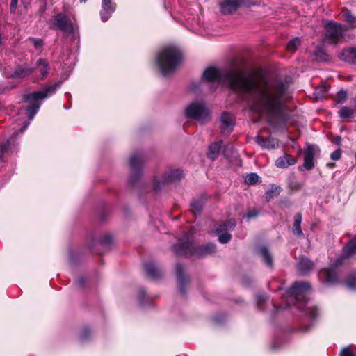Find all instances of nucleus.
<instances>
[{"label": "nucleus", "instance_id": "f257e3e1", "mask_svg": "<svg viewBox=\"0 0 356 356\" xmlns=\"http://www.w3.org/2000/svg\"><path fill=\"white\" fill-rule=\"evenodd\" d=\"M203 79L216 86L227 87L246 96L252 102V110L266 114L269 124L275 128L284 127L290 120L284 110L289 90L286 82L277 81L269 83L266 79L246 76L233 67H208L202 74V81Z\"/></svg>", "mask_w": 356, "mask_h": 356}, {"label": "nucleus", "instance_id": "f03ea898", "mask_svg": "<svg viewBox=\"0 0 356 356\" xmlns=\"http://www.w3.org/2000/svg\"><path fill=\"white\" fill-rule=\"evenodd\" d=\"M311 292V285L307 282H296L291 288L286 291L285 299L286 304L280 305L277 307L270 298L264 295L260 294L256 296L257 305L259 309L265 311L266 305H270L275 309H285L291 306L297 308L302 316L307 318L309 323L307 324L302 323L300 330L303 332H307L314 326V320L318 316V309L313 305L309 301L308 296Z\"/></svg>", "mask_w": 356, "mask_h": 356}, {"label": "nucleus", "instance_id": "7ed1b4c3", "mask_svg": "<svg viewBox=\"0 0 356 356\" xmlns=\"http://www.w3.org/2000/svg\"><path fill=\"white\" fill-rule=\"evenodd\" d=\"M183 54L176 46L169 45L161 49L156 54L155 62L161 75L172 76L181 64Z\"/></svg>", "mask_w": 356, "mask_h": 356}, {"label": "nucleus", "instance_id": "20e7f679", "mask_svg": "<svg viewBox=\"0 0 356 356\" xmlns=\"http://www.w3.org/2000/svg\"><path fill=\"white\" fill-rule=\"evenodd\" d=\"M356 254V235L343 247L341 254L328 268L318 273L321 281L326 284L332 285L339 283V266L350 257Z\"/></svg>", "mask_w": 356, "mask_h": 356}, {"label": "nucleus", "instance_id": "39448f33", "mask_svg": "<svg viewBox=\"0 0 356 356\" xmlns=\"http://www.w3.org/2000/svg\"><path fill=\"white\" fill-rule=\"evenodd\" d=\"M62 81L46 86L43 90L34 91L23 95V101L26 104V114L29 120H32L38 112L42 102L56 93L61 86Z\"/></svg>", "mask_w": 356, "mask_h": 356}, {"label": "nucleus", "instance_id": "423d86ee", "mask_svg": "<svg viewBox=\"0 0 356 356\" xmlns=\"http://www.w3.org/2000/svg\"><path fill=\"white\" fill-rule=\"evenodd\" d=\"M184 177V171L179 168H168L162 172H155L152 179V190L159 193L168 184L179 181Z\"/></svg>", "mask_w": 356, "mask_h": 356}, {"label": "nucleus", "instance_id": "0eeeda50", "mask_svg": "<svg viewBox=\"0 0 356 356\" xmlns=\"http://www.w3.org/2000/svg\"><path fill=\"white\" fill-rule=\"evenodd\" d=\"M174 252L180 255H195L198 254L199 246L195 240V229L191 227L188 232L180 238L173 246Z\"/></svg>", "mask_w": 356, "mask_h": 356}, {"label": "nucleus", "instance_id": "6e6552de", "mask_svg": "<svg viewBox=\"0 0 356 356\" xmlns=\"http://www.w3.org/2000/svg\"><path fill=\"white\" fill-rule=\"evenodd\" d=\"M147 161V156L143 152H137L131 154L129 159L131 175L127 184L131 187H138L142 177V168Z\"/></svg>", "mask_w": 356, "mask_h": 356}, {"label": "nucleus", "instance_id": "1a4fd4ad", "mask_svg": "<svg viewBox=\"0 0 356 356\" xmlns=\"http://www.w3.org/2000/svg\"><path fill=\"white\" fill-rule=\"evenodd\" d=\"M345 29L338 23L330 21L325 25V40L330 44H337L343 38Z\"/></svg>", "mask_w": 356, "mask_h": 356}, {"label": "nucleus", "instance_id": "9d476101", "mask_svg": "<svg viewBox=\"0 0 356 356\" xmlns=\"http://www.w3.org/2000/svg\"><path fill=\"white\" fill-rule=\"evenodd\" d=\"M49 26L51 29H58L66 34L74 33V28L71 20L62 13L53 16Z\"/></svg>", "mask_w": 356, "mask_h": 356}, {"label": "nucleus", "instance_id": "9b49d317", "mask_svg": "<svg viewBox=\"0 0 356 356\" xmlns=\"http://www.w3.org/2000/svg\"><path fill=\"white\" fill-rule=\"evenodd\" d=\"M235 227L236 222L234 220H227L219 223L216 229L218 241L222 244L229 242L232 239V235L229 232L232 231Z\"/></svg>", "mask_w": 356, "mask_h": 356}, {"label": "nucleus", "instance_id": "f8f14e48", "mask_svg": "<svg viewBox=\"0 0 356 356\" xmlns=\"http://www.w3.org/2000/svg\"><path fill=\"white\" fill-rule=\"evenodd\" d=\"M33 68V74L40 79H44L50 70V65L48 61L44 58L37 60Z\"/></svg>", "mask_w": 356, "mask_h": 356}, {"label": "nucleus", "instance_id": "ddd939ff", "mask_svg": "<svg viewBox=\"0 0 356 356\" xmlns=\"http://www.w3.org/2000/svg\"><path fill=\"white\" fill-rule=\"evenodd\" d=\"M176 279L179 285V290L182 295L186 293V284L188 282V277L185 275L184 268L181 264H177L175 266Z\"/></svg>", "mask_w": 356, "mask_h": 356}, {"label": "nucleus", "instance_id": "4468645a", "mask_svg": "<svg viewBox=\"0 0 356 356\" xmlns=\"http://www.w3.org/2000/svg\"><path fill=\"white\" fill-rule=\"evenodd\" d=\"M113 0H102V10L100 11L101 20L106 22L115 11L116 5Z\"/></svg>", "mask_w": 356, "mask_h": 356}, {"label": "nucleus", "instance_id": "2eb2a0df", "mask_svg": "<svg viewBox=\"0 0 356 356\" xmlns=\"http://www.w3.org/2000/svg\"><path fill=\"white\" fill-rule=\"evenodd\" d=\"M220 122L222 123V132L225 134H229L234 129V118L233 115L229 112H223L220 117Z\"/></svg>", "mask_w": 356, "mask_h": 356}, {"label": "nucleus", "instance_id": "dca6fc26", "mask_svg": "<svg viewBox=\"0 0 356 356\" xmlns=\"http://www.w3.org/2000/svg\"><path fill=\"white\" fill-rule=\"evenodd\" d=\"M185 117L188 119L200 120V102H191L185 108Z\"/></svg>", "mask_w": 356, "mask_h": 356}, {"label": "nucleus", "instance_id": "f3484780", "mask_svg": "<svg viewBox=\"0 0 356 356\" xmlns=\"http://www.w3.org/2000/svg\"><path fill=\"white\" fill-rule=\"evenodd\" d=\"M244 3V0H225L220 3V11L225 15L235 12Z\"/></svg>", "mask_w": 356, "mask_h": 356}, {"label": "nucleus", "instance_id": "a211bd4d", "mask_svg": "<svg viewBox=\"0 0 356 356\" xmlns=\"http://www.w3.org/2000/svg\"><path fill=\"white\" fill-rule=\"evenodd\" d=\"M314 266V262L305 257H301L298 263V270L301 275H307Z\"/></svg>", "mask_w": 356, "mask_h": 356}, {"label": "nucleus", "instance_id": "6ab92c4d", "mask_svg": "<svg viewBox=\"0 0 356 356\" xmlns=\"http://www.w3.org/2000/svg\"><path fill=\"white\" fill-rule=\"evenodd\" d=\"M256 143L264 149H274L279 145L278 140L273 138H264L261 136L256 137Z\"/></svg>", "mask_w": 356, "mask_h": 356}, {"label": "nucleus", "instance_id": "aec40b11", "mask_svg": "<svg viewBox=\"0 0 356 356\" xmlns=\"http://www.w3.org/2000/svg\"><path fill=\"white\" fill-rule=\"evenodd\" d=\"M315 154V148L312 145H309L304 152V168L310 170L314 167V156Z\"/></svg>", "mask_w": 356, "mask_h": 356}, {"label": "nucleus", "instance_id": "412c9836", "mask_svg": "<svg viewBox=\"0 0 356 356\" xmlns=\"http://www.w3.org/2000/svg\"><path fill=\"white\" fill-rule=\"evenodd\" d=\"M145 270L148 277L153 280H157L163 275L160 267L154 263H147L145 264Z\"/></svg>", "mask_w": 356, "mask_h": 356}, {"label": "nucleus", "instance_id": "4be33fe9", "mask_svg": "<svg viewBox=\"0 0 356 356\" xmlns=\"http://www.w3.org/2000/svg\"><path fill=\"white\" fill-rule=\"evenodd\" d=\"M29 122H24V125L19 131H15L13 134V136L10 139L8 140L7 142L4 143L0 146V158L10 149L11 145H14L13 138H15L19 132H24V130L29 127Z\"/></svg>", "mask_w": 356, "mask_h": 356}, {"label": "nucleus", "instance_id": "5701e85b", "mask_svg": "<svg viewBox=\"0 0 356 356\" xmlns=\"http://www.w3.org/2000/svg\"><path fill=\"white\" fill-rule=\"evenodd\" d=\"M295 163L296 159L292 156L287 154L277 158L275 161V165L280 168H286Z\"/></svg>", "mask_w": 356, "mask_h": 356}, {"label": "nucleus", "instance_id": "b1692460", "mask_svg": "<svg viewBox=\"0 0 356 356\" xmlns=\"http://www.w3.org/2000/svg\"><path fill=\"white\" fill-rule=\"evenodd\" d=\"M33 71V68L32 67H29V65L18 66L10 74V76L15 79L24 78L30 74H32Z\"/></svg>", "mask_w": 356, "mask_h": 356}, {"label": "nucleus", "instance_id": "393cba45", "mask_svg": "<svg viewBox=\"0 0 356 356\" xmlns=\"http://www.w3.org/2000/svg\"><path fill=\"white\" fill-rule=\"evenodd\" d=\"M258 254L262 257L265 264L272 267L273 264V257L268 249L266 246H260L257 249Z\"/></svg>", "mask_w": 356, "mask_h": 356}, {"label": "nucleus", "instance_id": "a878e982", "mask_svg": "<svg viewBox=\"0 0 356 356\" xmlns=\"http://www.w3.org/2000/svg\"><path fill=\"white\" fill-rule=\"evenodd\" d=\"M294 222L292 227L293 233L300 238H302L304 234L301 229L302 215L297 213L294 215Z\"/></svg>", "mask_w": 356, "mask_h": 356}, {"label": "nucleus", "instance_id": "bb28decb", "mask_svg": "<svg viewBox=\"0 0 356 356\" xmlns=\"http://www.w3.org/2000/svg\"><path fill=\"white\" fill-rule=\"evenodd\" d=\"M221 148L220 142H216L211 143L208 148L207 156L211 160L216 159L219 154L220 149Z\"/></svg>", "mask_w": 356, "mask_h": 356}, {"label": "nucleus", "instance_id": "cd10ccee", "mask_svg": "<svg viewBox=\"0 0 356 356\" xmlns=\"http://www.w3.org/2000/svg\"><path fill=\"white\" fill-rule=\"evenodd\" d=\"M339 115L341 118L350 120L356 115V108L342 106L339 111Z\"/></svg>", "mask_w": 356, "mask_h": 356}, {"label": "nucleus", "instance_id": "c85d7f7f", "mask_svg": "<svg viewBox=\"0 0 356 356\" xmlns=\"http://www.w3.org/2000/svg\"><path fill=\"white\" fill-rule=\"evenodd\" d=\"M281 191V188L275 184L270 186V188L265 193V198L269 202L275 195H278Z\"/></svg>", "mask_w": 356, "mask_h": 356}, {"label": "nucleus", "instance_id": "c756f323", "mask_svg": "<svg viewBox=\"0 0 356 356\" xmlns=\"http://www.w3.org/2000/svg\"><path fill=\"white\" fill-rule=\"evenodd\" d=\"M93 335L92 330L88 327H83L79 333V340L81 342L88 341Z\"/></svg>", "mask_w": 356, "mask_h": 356}, {"label": "nucleus", "instance_id": "7c9ffc66", "mask_svg": "<svg viewBox=\"0 0 356 356\" xmlns=\"http://www.w3.org/2000/svg\"><path fill=\"white\" fill-rule=\"evenodd\" d=\"M343 55L346 57V61L356 63V48H350L344 51Z\"/></svg>", "mask_w": 356, "mask_h": 356}, {"label": "nucleus", "instance_id": "2f4dec72", "mask_svg": "<svg viewBox=\"0 0 356 356\" xmlns=\"http://www.w3.org/2000/svg\"><path fill=\"white\" fill-rule=\"evenodd\" d=\"M216 252V245L214 243H209L202 245V257L206 254H211Z\"/></svg>", "mask_w": 356, "mask_h": 356}, {"label": "nucleus", "instance_id": "473e14b6", "mask_svg": "<svg viewBox=\"0 0 356 356\" xmlns=\"http://www.w3.org/2000/svg\"><path fill=\"white\" fill-rule=\"evenodd\" d=\"M347 287L350 290H356V273L350 274L346 282Z\"/></svg>", "mask_w": 356, "mask_h": 356}, {"label": "nucleus", "instance_id": "72a5a7b5", "mask_svg": "<svg viewBox=\"0 0 356 356\" xmlns=\"http://www.w3.org/2000/svg\"><path fill=\"white\" fill-rule=\"evenodd\" d=\"M300 44V39L299 38H295L291 40L287 44V50L289 51L294 52L298 47Z\"/></svg>", "mask_w": 356, "mask_h": 356}, {"label": "nucleus", "instance_id": "f704fd0d", "mask_svg": "<svg viewBox=\"0 0 356 356\" xmlns=\"http://www.w3.org/2000/svg\"><path fill=\"white\" fill-rule=\"evenodd\" d=\"M137 297H138L139 303L143 307L145 306L146 302H150V300H149V298H146V296H145V291L144 289H139V291L138 292Z\"/></svg>", "mask_w": 356, "mask_h": 356}, {"label": "nucleus", "instance_id": "c9c22d12", "mask_svg": "<svg viewBox=\"0 0 356 356\" xmlns=\"http://www.w3.org/2000/svg\"><path fill=\"white\" fill-rule=\"evenodd\" d=\"M259 175L257 173H250L245 177V182L250 185H254L259 181Z\"/></svg>", "mask_w": 356, "mask_h": 356}, {"label": "nucleus", "instance_id": "e433bc0d", "mask_svg": "<svg viewBox=\"0 0 356 356\" xmlns=\"http://www.w3.org/2000/svg\"><path fill=\"white\" fill-rule=\"evenodd\" d=\"M191 213L197 216L200 215V202L199 201H194L191 204Z\"/></svg>", "mask_w": 356, "mask_h": 356}, {"label": "nucleus", "instance_id": "4c0bfd02", "mask_svg": "<svg viewBox=\"0 0 356 356\" xmlns=\"http://www.w3.org/2000/svg\"><path fill=\"white\" fill-rule=\"evenodd\" d=\"M210 119V112L207 108L202 103V124L207 122Z\"/></svg>", "mask_w": 356, "mask_h": 356}, {"label": "nucleus", "instance_id": "58836bf2", "mask_svg": "<svg viewBox=\"0 0 356 356\" xmlns=\"http://www.w3.org/2000/svg\"><path fill=\"white\" fill-rule=\"evenodd\" d=\"M343 17L346 22L354 26V24L356 22V17L353 16L350 11H346L343 13Z\"/></svg>", "mask_w": 356, "mask_h": 356}, {"label": "nucleus", "instance_id": "ea45409f", "mask_svg": "<svg viewBox=\"0 0 356 356\" xmlns=\"http://www.w3.org/2000/svg\"><path fill=\"white\" fill-rule=\"evenodd\" d=\"M347 98V92L345 90H339L337 95V102L338 103L343 102Z\"/></svg>", "mask_w": 356, "mask_h": 356}, {"label": "nucleus", "instance_id": "a19ab883", "mask_svg": "<svg viewBox=\"0 0 356 356\" xmlns=\"http://www.w3.org/2000/svg\"><path fill=\"white\" fill-rule=\"evenodd\" d=\"M226 319V316L224 314H219L213 317V321L217 325L222 324Z\"/></svg>", "mask_w": 356, "mask_h": 356}, {"label": "nucleus", "instance_id": "79ce46f5", "mask_svg": "<svg viewBox=\"0 0 356 356\" xmlns=\"http://www.w3.org/2000/svg\"><path fill=\"white\" fill-rule=\"evenodd\" d=\"M339 355L340 356H356L349 346L343 348L340 352Z\"/></svg>", "mask_w": 356, "mask_h": 356}, {"label": "nucleus", "instance_id": "37998d69", "mask_svg": "<svg viewBox=\"0 0 356 356\" xmlns=\"http://www.w3.org/2000/svg\"><path fill=\"white\" fill-rule=\"evenodd\" d=\"M29 40L32 42V44L34 45L35 48L38 49L40 47L43 42L41 39L35 38H29Z\"/></svg>", "mask_w": 356, "mask_h": 356}, {"label": "nucleus", "instance_id": "c03bdc74", "mask_svg": "<svg viewBox=\"0 0 356 356\" xmlns=\"http://www.w3.org/2000/svg\"><path fill=\"white\" fill-rule=\"evenodd\" d=\"M86 282V278L85 277L81 276L76 279L75 284L77 287L82 288L84 286Z\"/></svg>", "mask_w": 356, "mask_h": 356}, {"label": "nucleus", "instance_id": "a18cd8bd", "mask_svg": "<svg viewBox=\"0 0 356 356\" xmlns=\"http://www.w3.org/2000/svg\"><path fill=\"white\" fill-rule=\"evenodd\" d=\"M258 216V211L255 209L250 210L248 212H247L245 215V217H246L248 219L254 218L257 217Z\"/></svg>", "mask_w": 356, "mask_h": 356}, {"label": "nucleus", "instance_id": "49530a36", "mask_svg": "<svg viewBox=\"0 0 356 356\" xmlns=\"http://www.w3.org/2000/svg\"><path fill=\"white\" fill-rule=\"evenodd\" d=\"M341 155V152L340 150L338 149V150L333 152L331 154L330 158H331V159H332L334 161H337L340 159Z\"/></svg>", "mask_w": 356, "mask_h": 356}, {"label": "nucleus", "instance_id": "de8ad7c7", "mask_svg": "<svg viewBox=\"0 0 356 356\" xmlns=\"http://www.w3.org/2000/svg\"><path fill=\"white\" fill-rule=\"evenodd\" d=\"M17 3H18V0H11L10 7V13H14L15 12L17 6Z\"/></svg>", "mask_w": 356, "mask_h": 356}, {"label": "nucleus", "instance_id": "09e8293b", "mask_svg": "<svg viewBox=\"0 0 356 356\" xmlns=\"http://www.w3.org/2000/svg\"><path fill=\"white\" fill-rule=\"evenodd\" d=\"M112 241V236L110 234H106L102 238V243L104 244H108Z\"/></svg>", "mask_w": 356, "mask_h": 356}, {"label": "nucleus", "instance_id": "8fccbe9b", "mask_svg": "<svg viewBox=\"0 0 356 356\" xmlns=\"http://www.w3.org/2000/svg\"><path fill=\"white\" fill-rule=\"evenodd\" d=\"M189 30H191L192 32L196 33V34H198L199 33V29L198 28H195L193 27V25H191L188 28Z\"/></svg>", "mask_w": 356, "mask_h": 356}, {"label": "nucleus", "instance_id": "3c124183", "mask_svg": "<svg viewBox=\"0 0 356 356\" xmlns=\"http://www.w3.org/2000/svg\"><path fill=\"white\" fill-rule=\"evenodd\" d=\"M330 88V86H327V85H324L321 88V91L323 92V93H325L328 91Z\"/></svg>", "mask_w": 356, "mask_h": 356}, {"label": "nucleus", "instance_id": "603ef678", "mask_svg": "<svg viewBox=\"0 0 356 356\" xmlns=\"http://www.w3.org/2000/svg\"><path fill=\"white\" fill-rule=\"evenodd\" d=\"M197 86L195 84H193V85H191L190 86V88H189V90L192 92H195V87Z\"/></svg>", "mask_w": 356, "mask_h": 356}, {"label": "nucleus", "instance_id": "864d4df0", "mask_svg": "<svg viewBox=\"0 0 356 356\" xmlns=\"http://www.w3.org/2000/svg\"><path fill=\"white\" fill-rule=\"evenodd\" d=\"M327 165L330 168L334 166V163H328Z\"/></svg>", "mask_w": 356, "mask_h": 356}, {"label": "nucleus", "instance_id": "5fc2aeb1", "mask_svg": "<svg viewBox=\"0 0 356 356\" xmlns=\"http://www.w3.org/2000/svg\"><path fill=\"white\" fill-rule=\"evenodd\" d=\"M196 23H197V25L199 24V20H198V19H196Z\"/></svg>", "mask_w": 356, "mask_h": 356}, {"label": "nucleus", "instance_id": "6e6d98bb", "mask_svg": "<svg viewBox=\"0 0 356 356\" xmlns=\"http://www.w3.org/2000/svg\"><path fill=\"white\" fill-rule=\"evenodd\" d=\"M87 0H80L81 2H86Z\"/></svg>", "mask_w": 356, "mask_h": 356}]
</instances>
